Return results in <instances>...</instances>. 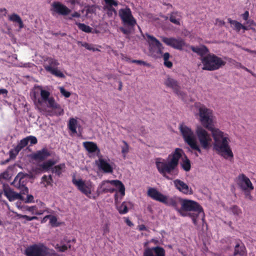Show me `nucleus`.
Instances as JSON below:
<instances>
[{
    "mask_svg": "<svg viewBox=\"0 0 256 256\" xmlns=\"http://www.w3.org/2000/svg\"><path fill=\"white\" fill-rule=\"evenodd\" d=\"M198 108V120L202 128L211 132L214 140L213 149L225 159H232L233 152L230 146V138L228 134L214 126L215 117L212 110L205 106L196 104Z\"/></svg>",
    "mask_w": 256,
    "mask_h": 256,
    "instance_id": "f257e3e1",
    "label": "nucleus"
},
{
    "mask_svg": "<svg viewBox=\"0 0 256 256\" xmlns=\"http://www.w3.org/2000/svg\"><path fill=\"white\" fill-rule=\"evenodd\" d=\"M148 195L155 200L174 208L180 216H190L194 225L197 224L198 216L202 217V220H204V212L202 206L194 200L164 195L153 188L148 189Z\"/></svg>",
    "mask_w": 256,
    "mask_h": 256,
    "instance_id": "f03ea898",
    "label": "nucleus"
},
{
    "mask_svg": "<svg viewBox=\"0 0 256 256\" xmlns=\"http://www.w3.org/2000/svg\"><path fill=\"white\" fill-rule=\"evenodd\" d=\"M179 130L184 142L199 154L202 153V148L208 150L211 148L212 136L201 126H196V134L191 128L184 124H180Z\"/></svg>",
    "mask_w": 256,
    "mask_h": 256,
    "instance_id": "7ed1b4c3",
    "label": "nucleus"
},
{
    "mask_svg": "<svg viewBox=\"0 0 256 256\" xmlns=\"http://www.w3.org/2000/svg\"><path fill=\"white\" fill-rule=\"evenodd\" d=\"M32 100L40 112L46 116H62L64 110L50 96V92L40 86H34Z\"/></svg>",
    "mask_w": 256,
    "mask_h": 256,
    "instance_id": "20e7f679",
    "label": "nucleus"
},
{
    "mask_svg": "<svg viewBox=\"0 0 256 256\" xmlns=\"http://www.w3.org/2000/svg\"><path fill=\"white\" fill-rule=\"evenodd\" d=\"M183 154H184V152L181 148H176L174 152L168 155L166 160L156 158V164L158 172L168 179L170 178L166 176V174H176L178 161Z\"/></svg>",
    "mask_w": 256,
    "mask_h": 256,
    "instance_id": "39448f33",
    "label": "nucleus"
},
{
    "mask_svg": "<svg viewBox=\"0 0 256 256\" xmlns=\"http://www.w3.org/2000/svg\"><path fill=\"white\" fill-rule=\"evenodd\" d=\"M118 14L123 25L126 26L120 27V29L124 34L128 35L134 30V26L136 24V20L132 16L130 9L128 7L120 9Z\"/></svg>",
    "mask_w": 256,
    "mask_h": 256,
    "instance_id": "423d86ee",
    "label": "nucleus"
},
{
    "mask_svg": "<svg viewBox=\"0 0 256 256\" xmlns=\"http://www.w3.org/2000/svg\"><path fill=\"white\" fill-rule=\"evenodd\" d=\"M118 188L122 196L124 195L125 188L122 183L118 180H105L102 181L96 190L97 195L101 194L112 193Z\"/></svg>",
    "mask_w": 256,
    "mask_h": 256,
    "instance_id": "0eeeda50",
    "label": "nucleus"
},
{
    "mask_svg": "<svg viewBox=\"0 0 256 256\" xmlns=\"http://www.w3.org/2000/svg\"><path fill=\"white\" fill-rule=\"evenodd\" d=\"M203 65L202 70L210 71L218 70L226 64V62L214 54H210L200 58Z\"/></svg>",
    "mask_w": 256,
    "mask_h": 256,
    "instance_id": "6e6552de",
    "label": "nucleus"
},
{
    "mask_svg": "<svg viewBox=\"0 0 256 256\" xmlns=\"http://www.w3.org/2000/svg\"><path fill=\"white\" fill-rule=\"evenodd\" d=\"M146 36L149 44L150 52L152 56L160 58L162 56L164 60H168L170 56L169 53L166 52L162 55L164 48L162 44L154 36L148 34H146Z\"/></svg>",
    "mask_w": 256,
    "mask_h": 256,
    "instance_id": "1a4fd4ad",
    "label": "nucleus"
},
{
    "mask_svg": "<svg viewBox=\"0 0 256 256\" xmlns=\"http://www.w3.org/2000/svg\"><path fill=\"white\" fill-rule=\"evenodd\" d=\"M72 182L77 188L87 197L93 199L96 198V196L92 194L94 185L90 180H83L82 178L77 179L74 177Z\"/></svg>",
    "mask_w": 256,
    "mask_h": 256,
    "instance_id": "9d476101",
    "label": "nucleus"
},
{
    "mask_svg": "<svg viewBox=\"0 0 256 256\" xmlns=\"http://www.w3.org/2000/svg\"><path fill=\"white\" fill-rule=\"evenodd\" d=\"M60 63L58 60L51 57L46 58L44 60V67L48 73L58 78H64L65 75L58 66Z\"/></svg>",
    "mask_w": 256,
    "mask_h": 256,
    "instance_id": "9b49d317",
    "label": "nucleus"
},
{
    "mask_svg": "<svg viewBox=\"0 0 256 256\" xmlns=\"http://www.w3.org/2000/svg\"><path fill=\"white\" fill-rule=\"evenodd\" d=\"M55 252L52 250H50L42 244H34L25 250V254L27 256H48L49 254Z\"/></svg>",
    "mask_w": 256,
    "mask_h": 256,
    "instance_id": "f8f14e48",
    "label": "nucleus"
},
{
    "mask_svg": "<svg viewBox=\"0 0 256 256\" xmlns=\"http://www.w3.org/2000/svg\"><path fill=\"white\" fill-rule=\"evenodd\" d=\"M96 164L98 170L106 174H112L115 168L114 163L108 157L99 156L98 160H96Z\"/></svg>",
    "mask_w": 256,
    "mask_h": 256,
    "instance_id": "ddd939ff",
    "label": "nucleus"
},
{
    "mask_svg": "<svg viewBox=\"0 0 256 256\" xmlns=\"http://www.w3.org/2000/svg\"><path fill=\"white\" fill-rule=\"evenodd\" d=\"M236 184L242 190L246 192H250L254 189L250 178L242 174L237 177Z\"/></svg>",
    "mask_w": 256,
    "mask_h": 256,
    "instance_id": "4468645a",
    "label": "nucleus"
},
{
    "mask_svg": "<svg viewBox=\"0 0 256 256\" xmlns=\"http://www.w3.org/2000/svg\"><path fill=\"white\" fill-rule=\"evenodd\" d=\"M162 41L167 46L175 49L182 50L186 45L184 41L181 38L161 37Z\"/></svg>",
    "mask_w": 256,
    "mask_h": 256,
    "instance_id": "2eb2a0df",
    "label": "nucleus"
},
{
    "mask_svg": "<svg viewBox=\"0 0 256 256\" xmlns=\"http://www.w3.org/2000/svg\"><path fill=\"white\" fill-rule=\"evenodd\" d=\"M25 174L22 172H20L14 178L12 184L18 188L20 190L22 194H25L28 193V190L25 186Z\"/></svg>",
    "mask_w": 256,
    "mask_h": 256,
    "instance_id": "dca6fc26",
    "label": "nucleus"
},
{
    "mask_svg": "<svg viewBox=\"0 0 256 256\" xmlns=\"http://www.w3.org/2000/svg\"><path fill=\"white\" fill-rule=\"evenodd\" d=\"M164 84L166 86L171 88L176 94L183 98L184 94L181 90V87L176 80L168 76L165 80Z\"/></svg>",
    "mask_w": 256,
    "mask_h": 256,
    "instance_id": "f3484780",
    "label": "nucleus"
},
{
    "mask_svg": "<svg viewBox=\"0 0 256 256\" xmlns=\"http://www.w3.org/2000/svg\"><path fill=\"white\" fill-rule=\"evenodd\" d=\"M3 192L4 196L8 198L10 202L14 201L16 200H23V197L20 194L16 193L13 191L8 185L2 184Z\"/></svg>",
    "mask_w": 256,
    "mask_h": 256,
    "instance_id": "a211bd4d",
    "label": "nucleus"
},
{
    "mask_svg": "<svg viewBox=\"0 0 256 256\" xmlns=\"http://www.w3.org/2000/svg\"><path fill=\"white\" fill-rule=\"evenodd\" d=\"M52 10L59 14L66 16L70 12V10L58 2H54L52 4Z\"/></svg>",
    "mask_w": 256,
    "mask_h": 256,
    "instance_id": "6ab92c4d",
    "label": "nucleus"
},
{
    "mask_svg": "<svg viewBox=\"0 0 256 256\" xmlns=\"http://www.w3.org/2000/svg\"><path fill=\"white\" fill-rule=\"evenodd\" d=\"M174 184L178 190L184 194H191L193 192L192 188L180 180H175L174 181Z\"/></svg>",
    "mask_w": 256,
    "mask_h": 256,
    "instance_id": "aec40b11",
    "label": "nucleus"
},
{
    "mask_svg": "<svg viewBox=\"0 0 256 256\" xmlns=\"http://www.w3.org/2000/svg\"><path fill=\"white\" fill-rule=\"evenodd\" d=\"M165 253L162 248L156 246L145 249L143 256H165Z\"/></svg>",
    "mask_w": 256,
    "mask_h": 256,
    "instance_id": "412c9836",
    "label": "nucleus"
},
{
    "mask_svg": "<svg viewBox=\"0 0 256 256\" xmlns=\"http://www.w3.org/2000/svg\"><path fill=\"white\" fill-rule=\"evenodd\" d=\"M234 256H247L246 248L240 240L236 241V246L234 248Z\"/></svg>",
    "mask_w": 256,
    "mask_h": 256,
    "instance_id": "4be33fe9",
    "label": "nucleus"
},
{
    "mask_svg": "<svg viewBox=\"0 0 256 256\" xmlns=\"http://www.w3.org/2000/svg\"><path fill=\"white\" fill-rule=\"evenodd\" d=\"M51 155L52 153L48 149L42 148L34 154L33 156L35 160H43L51 156Z\"/></svg>",
    "mask_w": 256,
    "mask_h": 256,
    "instance_id": "5701e85b",
    "label": "nucleus"
},
{
    "mask_svg": "<svg viewBox=\"0 0 256 256\" xmlns=\"http://www.w3.org/2000/svg\"><path fill=\"white\" fill-rule=\"evenodd\" d=\"M56 163V161L54 160H48L39 165L40 169L43 172H48L50 169L52 170L53 166Z\"/></svg>",
    "mask_w": 256,
    "mask_h": 256,
    "instance_id": "b1692460",
    "label": "nucleus"
},
{
    "mask_svg": "<svg viewBox=\"0 0 256 256\" xmlns=\"http://www.w3.org/2000/svg\"><path fill=\"white\" fill-rule=\"evenodd\" d=\"M82 144L84 148L89 153H92L96 152H100V150L97 145L94 142H83Z\"/></svg>",
    "mask_w": 256,
    "mask_h": 256,
    "instance_id": "393cba45",
    "label": "nucleus"
},
{
    "mask_svg": "<svg viewBox=\"0 0 256 256\" xmlns=\"http://www.w3.org/2000/svg\"><path fill=\"white\" fill-rule=\"evenodd\" d=\"M182 18L181 13L178 12H174L170 14V20L176 25H180Z\"/></svg>",
    "mask_w": 256,
    "mask_h": 256,
    "instance_id": "a878e982",
    "label": "nucleus"
},
{
    "mask_svg": "<svg viewBox=\"0 0 256 256\" xmlns=\"http://www.w3.org/2000/svg\"><path fill=\"white\" fill-rule=\"evenodd\" d=\"M36 206L37 212H40V215L44 213L53 214L54 212V210L47 208L46 206V204L42 202L38 203Z\"/></svg>",
    "mask_w": 256,
    "mask_h": 256,
    "instance_id": "bb28decb",
    "label": "nucleus"
},
{
    "mask_svg": "<svg viewBox=\"0 0 256 256\" xmlns=\"http://www.w3.org/2000/svg\"><path fill=\"white\" fill-rule=\"evenodd\" d=\"M191 50L194 52L198 54L201 56V58L205 56L206 54L208 52V50L204 46H190Z\"/></svg>",
    "mask_w": 256,
    "mask_h": 256,
    "instance_id": "cd10ccee",
    "label": "nucleus"
},
{
    "mask_svg": "<svg viewBox=\"0 0 256 256\" xmlns=\"http://www.w3.org/2000/svg\"><path fill=\"white\" fill-rule=\"evenodd\" d=\"M8 20L10 21L18 24L19 26V28L20 30L23 28L24 24L22 21L20 16L18 14H13L11 15L8 16Z\"/></svg>",
    "mask_w": 256,
    "mask_h": 256,
    "instance_id": "c85d7f7f",
    "label": "nucleus"
},
{
    "mask_svg": "<svg viewBox=\"0 0 256 256\" xmlns=\"http://www.w3.org/2000/svg\"><path fill=\"white\" fill-rule=\"evenodd\" d=\"M78 122L76 118H70L68 124V126L69 130L74 134H76V128L78 127Z\"/></svg>",
    "mask_w": 256,
    "mask_h": 256,
    "instance_id": "c756f323",
    "label": "nucleus"
},
{
    "mask_svg": "<svg viewBox=\"0 0 256 256\" xmlns=\"http://www.w3.org/2000/svg\"><path fill=\"white\" fill-rule=\"evenodd\" d=\"M181 166L182 168L186 172H188L190 170L191 164L190 160L186 156L182 158Z\"/></svg>",
    "mask_w": 256,
    "mask_h": 256,
    "instance_id": "7c9ffc66",
    "label": "nucleus"
},
{
    "mask_svg": "<svg viewBox=\"0 0 256 256\" xmlns=\"http://www.w3.org/2000/svg\"><path fill=\"white\" fill-rule=\"evenodd\" d=\"M131 205L130 202H124L121 205L118 207V210L120 214H125L128 212V207Z\"/></svg>",
    "mask_w": 256,
    "mask_h": 256,
    "instance_id": "2f4dec72",
    "label": "nucleus"
},
{
    "mask_svg": "<svg viewBox=\"0 0 256 256\" xmlns=\"http://www.w3.org/2000/svg\"><path fill=\"white\" fill-rule=\"evenodd\" d=\"M228 22L231 24L233 29L236 30V32H239L242 29V24L238 21L228 18Z\"/></svg>",
    "mask_w": 256,
    "mask_h": 256,
    "instance_id": "473e14b6",
    "label": "nucleus"
},
{
    "mask_svg": "<svg viewBox=\"0 0 256 256\" xmlns=\"http://www.w3.org/2000/svg\"><path fill=\"white\" fill-rule=\"evenodd\" d=\"M65 168V164H61L55 166L52 168V173L60 176Z\"/></svg>",
    "mask_w": 256,
    "mask_h": 256,
    "instance_id": "72a5a7b5",
    "label": "nucleus"
},
{
    "mask_svg": "<svg viewBox=\"0 0 256 256\" xmlns=\"http://www.w3.org/2000/svg\"><path fill=\"white\" fill-rule=\"evenodd\" d=\"M52 182V179L51 175H50L48 176L44 175L42 178L41 184L46 187L48 186L51 185Z\"/></svg>",
    "mask_w": 256,
    "mask_h": 256,
    "instance_id": "f704fd0d",
    "label": "nucleus"
},
{
    "mask_svg": "<svg viewBox=\"0 0 256 256\" xmlns=\"http://www.w3.org/2000/svg\"><path fill=\"white\" fill-rule=\"evenodd\" d=\"M76 24L78 26L79 29L85 32L90 33L92 32V28L88 26L77 22H76Z\"/></svg>",
    "mask_w": 256,
    "mask_h": 256,
    "instance_id": "c9c22d12",
    "label": "nucleus"
},
{
    "mask_svg": "<svg viewBox=\"0 0 256 256\" xmlns=\"http://www.w3.org/2000/svg\"><path fill=\"white\" fill-rule=\"evenodd\" d=\"M122 143L124 145L121 146L122 153L124 158H125L126 154L129 152V146L128 143L124 140L122 141Z\"/></svg>",
    "mask_w": 256,
    "mask_h": 256,
    "instance_id": "e433bc0d",
    "label": "nucleus"
},
{
    "mask_svg": "<svg viewBox=\"0 0 256 256\" xmlns=\"http://www.w3.org/2000/svg\"><path fill=\"white\" fill-rule=\"evenodd\" d=\"M104 10L106 12L108 16L110 17L116 14V11L113 7L104 6Z\"/></svg>",
    "mask_w": 256,
    "mask_h": 256,
    "instance_id": "4c0bfd02",
    "label": "nucleus"
},
{
    "mask_svg": "<svg viewBox=\"0 0 256 256\" xmlns=\"http://www.w3.org/2000/svg\"><path fill=\"white\" fill-rule=\"evenodd\" d=\"M81 46L90 50H92L93 52L100 51V50L98 48H95L94 45L92 44H89L86 42H81Z\"/></svg>",
    "mask_w": 256,
    "mask_h": 256,
    "instance_id": "58836bf2",
    "label": "nucleus"
},
{
    "mask_svg": "<svg viewBox=\"0 0 256 256\" xmlns=\"http://www.w3.org/2000/svg\"><path fill=\"white\" fill-rule=\"evenodd\" d=\"M104 1L106 4L104 6L112 7L118 5V2L116 0H104Z\"/></svg>",
    "mask_w": 256,
    "mask_h": 256,
    "instance_id": "ea45409f",
    "label": "nucleus"
},
{
    "mask_svg": "<svg viewBox=\"0 0 256 256\" xmlns=\"http://www.w3.org/2000/svg\"><path fill=\"white\" fill-rule=\"evenodd\" d=\"M26 210L30 212L32 214L34 215H40V212H37L36 206H26L24 208Z\"/></svg>",
    "mask_w": 256,
    "mask_h": 256,
    "instance_id": "a19ab883",
    "label": "nucleus"
},
{
    "mask_svg": "<svg viewBox=\"0 0 256 256\" xmlns=\"http://www.w3.org/2000/svg\"><path fill=\"white\" fill-rule=\"evenodd\" d=\"M48 216L49 217L50 224L52 226H58L57 223V218L56 216L52 215V214H49Z\"/></svg>",
    "mask_w": 256,
    "mask_h": 256,
    "instance_id": "79ce46f5",
    "label": "nucleus"
},
{
    "mask_svg": "<svg viewBox=\"0 0 256 256\" xmlns=\"http://www.w3.org/2000/svg\"><path fill=\"white\" fill-rule=\"evenodd\" d=\"M20 150V149L17 146H15L14 148L10 150V158H15L18 155Z\"/></svg>",
    "mask_w": 256,
    "mask_h": 256,
    "instance_id": "37998d69",
    "label": "nucleus"
},
{
    "mask_svg": "<svg viewBox=\"0 0 256 256\" xmlns=\"http://www.w3.org/2000/svg\"><path fill=\"white\" fill-rule=\"evenodd\" d=\"M28 144V140L26 138L21 140L16 146L21 150Z\"/></svg>",
    "mask_w": 256,
    "mask_h": 256,
    "instance_id": "c03bdc74",
    "label": "nucleus"
},
{
    "mask_svg": "<svg viewBox=\"0 0 256 256\" xmlns=\"http://www.w3.org/2000/svg\"><path fill=\"white\" fill-rule=\"evenodd\" d=\"M59 90L62 94L64 97L68 98L70 96V93L69 92L66 91L63 87H60Z\"/></svg>",
    "mask_w": 256,
    "mask_h": 256,
    "instance_id": "a18cd8bd",
    "label": "nucleus"
},
{
    "mask_svg": "<svg viewBox=\"0 0 256 256\" xmlns=\"http://www.w3.org/2000/svg\"><path fill=\"white\" fill-rule=\"evenodd\" d=\"M26 138H27L28 142H30L31 144H36L38 142L36 138L34 136H30L26 137Z\"/></svg>",
    "mask_w": 256,
    "mask_h": 256,
    "instance_id": "49530a36",
    "label": "nucleus"
},
{
    "mask_svg": "<svg viewBox=\"0 0 256 256\" xmlns=\"http://www.w3.org/2000/svg\"><path fill=\"white\" fill-rule=\"evenodd\" d=\"M232 211L234 214L238 216L242 214L241 210L237 206H234L232 208Z\"/></svg>",
    "mask_w": 256,
    "mask_h": 256,
    "instance_id": "de8ad7c7",
    "label": "nucleus"
},
{
    "mask_svg": "<svg viewBox=\"0 0 256 256\" xmlns=\"http://www.w3.org/2000/svg\"><path fill=\"white\" fill-rule=\"evenodd\" d=\"M55 248L59 252H63L66 250L68 249V247L67 246L64 244L62 246H59L58 244H56L55 246Z\"/></svg>",
    "mask_w": 256,
    "mask_h": 256,
    "instance_id": "09e8293b",
    "label": "nucleus"
},
{
    "mask_svg": "<svg viewBox=\"0 0 256 256\" xmlns=\"http://www.w3.org/2000/svg\"><path fill=\"white\" fill-rule=\"evenodd\" d=\"M7 14V10L5 8H0V18L6 16Z\"/></svg>",
    "mask_w": 256,
    "mask_h": 256,
    "instance_id": "8fccbe9b",
    "label": "nucleus"
},
{
    "mask_svg": "<svg viewBox=\"0 0 256 256\" xmlns=\"http://www.w3.org/2000/svg\"><path fill=\"white\" fill-rule=\"evenodd\" d=\"M120 58L122 60L124 61H126L128 62H132V60H130V58H128L126 56H125L124 54H120Z\"/></svg>",
    "mask_w": 256,
    "mask_h": 256,
    "instance_id": "3c124183",
    "label": "nucleus"
},
{
    "mask_svg": "<svg viewBox=\"0 0 256 256\" xmlns=\"http://www.w3.org/2000/svg\"><path fill=\"white\" fill-rule=\"evenodd\" d=\"M132 63H136V64H143V65H144V66H146L147 65V64L144 62V61H142V60H132Z\"/></svg>",
    "mask_w": 256,
    "mask_h": 256,
    "instance_id": "603ef678",
    "label": "nucleus"
},
{
    "mask_svg": "<svg viewBox=\"0 0 256 256\" xmlns=\"http://www.w3.org/2000/svg\"><path fill=\"white\" fill-rule=\"evenodd\" d=\"M24 218H26L28 221H31V220H37L38 218L36 216H28L26 215H25L24 216Z\"/></svg>",
    "mask_w": 256,
    "mask_h": 256,
    "instance_id": "864d4df0",
    "label": "nucleus"
},
{
    "mask_svg": "<svg viewBox=\"0 0 256 256\" xmlns=\"http://www.w3.org/2000/svg\"><path fill=\"white\" fill-rule=\"evenodd\" d=\"M164 65L168 68H170L172 66V64L168 60H164Z\"/></svg>",
    "mask_w": 256,
    "mask_h": 256,
    "instance_id": "5fc2aeb1",
    "label": "nucleus"
},
{
    "mask_svg": "<svg viewBox=\"0 0 256 256\" xmlns=\"http://www.w3.org/2000/svg\"><path fill=\"white\" fill-rule=\"evenodd\" d=\"M34 200V197L32 195H28L25 202H32Z\"/></svg>",
    "mask_w": 256,
    "mask_h": 256,
    "instance_id": "6e6d98bb",
    "label": "nucleus"
},
{
    "mask_svg": "<svg viewBox=\"0 0 256 256\" xmlns=\"http://www.w3.org/2000/svg\"><path fill=\"white\" fill-rule=\"evenodd\" d=\"M80 14L78 12H74L71 15V16L69 18L70 20H72V18H80Z\"/></svg>",
    "mask_w": 256,
    "mask_h": 256,
    "instance_id": "4d7b16f0",
    "label": "nucleus"
},
{
    "mask_svg": "<svg viewBox=\"0 0 256 256\" xmlns=\"http://www.w3.org/2000/svg\"><path fill=\"white\" fill-rule=\"evenodd\" d=\"M242 18L244 20H248L249 16V12L248 11H246L242 15Z\"/></svg>",
    "mask_w": 256,
    "mask_h": 256,
    "instance_id": "13d9d810",
    "label": "nucleus"
},
{
    "mask_svg": "<svg viewBox=\"0 0 256 256\" xmlns=\"http://www.w3.org/2000/svg\"><path fill=\"white\" fill-rule=\"evenodd\" d=\"M8 90L5 88H0V94H2L4 96L8 94Z\"/></svg>",
    "mask_w": 256,
    "mask_h": 256,
    "instance_id": "bf43d9fd",
    "label": "nucleus"
},
{
    "mask_svg": "<svg viewBox=\"0 0 256 256\" xmlns=\"http://www.w3.org/2000/svg\"><path fill=\"white\" fill-rule=\"evenodd\" d=\"M108 231H109L108 226V224H106L103 228L104 234H105L106 233H108Z\"/></svg>",
    "mask_w": 256,
    "mask_h": 256,
    "instance_id": "052dcab7",
    "label": "nucleus"
},
{
    "mask_svg": "<svg viewBox=\"0 0 256 256\" xmlns=\"http://www.w3.org/2000/svg\"><path fill=\"white\" fill-rule=\"evenodd\" d=\"M125 222L130 226H132L134 225L132 222L128 219V218H125Z\"/></svg>",
    "mask_w": 256,
    "mask_h": 256,
    "instance_id": "680f3d73",
    "label": "nucleus"
},
{
    "mask_svg": "<svg viewBox=\"0 0 256 256\" xmlns=\"http://www.w3.org/2000/svg\"><path fill=\"white\" fill-rule=\"evenodd\" d=\"M0 177L4 178H7L8 176V172H4V173L2 174L0 176Z\"/></svg>",
    "mask_w": 256,
    "mask_h": 256,
    "instance_id": "e2e57ef3",
    "label": "nucleus"
},
{
    "mask_svg": "<svg viewBox=\"0 0 256 256\" xmlns=\"http://www.w3.org/2000/svg\"><path fill=\"white\" fill-rule=\"evenodd\" d=\"M243 50L246 52H248L252 54H256V50H252L248 48H244Z\"/></svg>",
    "mask_w": 256,
    "mask_h": 256,
    "instance_id": "0e129e2a",
    "label": "nucleus"
},
{
    "mask_svg": "<svg viewBox=\"0 0 256 256\" xmlns=\"http://www.w3.org/2000/svg\"><path fill=\"white\" fill-rule=\"evenodd\" d=\"M138 229L140 230H146V228L144 225L142 224V225L139 226Z\"/></svg>",
    "mask_w": 256,
    "mask_h": 256,
    "instance_id": "69168bd1",
    "label": "nucleus"
},
{
    "mask_svg": "<svg viewBox=\"0 0 256 256\" xmlns=\"http://www.w3.org/2000/svg\"><path fill=\"white\" fill-rule=\"evenodd\" d=\"M68 2L72 4H78L79 2L77 0H69Z\"/></svg>",
    "mask_w": 256,
    "mask_h": 256,
    "instance_id": "338daca9",
    "label": "nucleus"
},
{
    "mask_svg": "<svg viewBox=\"0 0 256 256\" xmlns=\"http://www.w3.org/2000/svg\"><path fill=\"white\" fill-rule=\"evenodd\" d=\"M216 23L220 25H224V24L223 20H219L218 19L216 20Z\"/></svg>",
    "mask_w": 256,
    "mask_h": 256,
    "instance_id": "774afa93",
    "label": "nucleus"
}]
</instances>
